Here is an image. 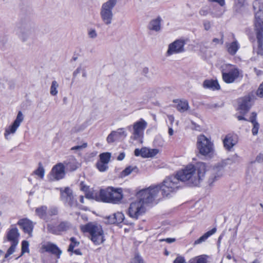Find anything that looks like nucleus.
Masks as SVG:
<instances>
[{
    "label": "nucleus",
    "instance_id": "nucleus-11",
    "mask_svg": "<svg viewBox=\"0 0 263 263\" xmlns=\"http://www.w3.org/2000/svg\"><path fill=\"white\" fill-rule=\"evenodd\" d=\"M34 28L30 23H23L18 28L17 34L24 42L26 41L31 36Z\"/></svg>",
    "mask_w": 263,
    "mask_h": 263
},
{
    "label": "nucleus",
    "instance_id": "nucleus-39",
    "mask_svg": "<svg viewBox=\"0 0 263 263\" xmlns=\"http://www.w3.org/2000/svg\"><path fill=\"white\" fill-rule=\"evenodd\" d=\"M96 166L97 168L100 171V172H104L107 170L108 168L107 164H106L105 163H103L100 161H98L97 164Z\"/></svg>",
    "mask_w": 263,
    "mask_h": 263
},
{
    "label": "nucleus",
    "instance_id": "nucleus-43",
    "mask_svg": "<svg viewBox=\"0 0 263 263\" xmlns=\"http://www.w3.org/2000/svg\"><path fill=\"white\" fill-rule=\"evenodd\" d=\"M17 244L18 243L12 242L11 246L8 249L7 252L5 255V257H8V256L10 255L11 254H13L14 252L16 246L17 245Z\"/></svg>",
    "mask_w": 263,
    "mask_h": 263
},
{
    "label": "nucleus",
    "instance_id": "nucleus-40",
    "mask_svg": "<svg viewBox=\"0 0 263 263\" xmlns=\"http://www.w3.org/2000/svg\"><path fill=\"white\" fill-rule=\"evenodd\" d=\"M34 174L43 179L44 176L45 170L43 166H40L37 170L34 172Z\"/></svg>",
    "mask_w": 263,
    "mask_h": 263
},
{
    "label": "nucleus",
    "instance_id": "nucleus-28",
    "mask_svg": "<svg viewBox=\"0 0 263 263\" xmlns=\"http://www.w3.org/2000/svg\"><path fill=\"white\" fill-rule=\"evenodd\" d=\"M124 218V214L122 213L117 212L112 216H109L108 219L110 223H119L123 221Z\"/></svg>",
    "mask_w": 263,
    "mask_h": 263
},
{
    "label": "nucleus",
    "instance_id": "nucleus-36",
    "mask_svg": "<svg viewBox=\"0 0 263 263\" xmlns=\"http://www.w3.org/2000/svg\"><path fill=\"white\" fill-rule=\"evenodd\" d=\"M99 157L100 161L108 164L110 161L111 154L109 153H103L101 154Z\"/></svg>",
    "mask_w": 263,
    "mask_h": 263
},
{
    "label": "nucleus",
    "instance_id": "nucleus-44",
    "mask_svg": "<svg viewBox=\"0 0 263 263\" xmlns=\"http://www.w3.org/2000/svg\"><path fill=\"white\" fill-rule=\"evenodd\" d=\"M29 242L27 241L24 240L22 243V255L26 252H29Z\"/></svg>",
    "mask_w": 263,
    "mask_h": 263
},
{
    "label": "nucleus",
    "instance_id": "nucleus-42",
    "mask_svg": "<svg viewBox=\"0 0 263 263\" xmlns=\"http://www.w3.org/2000/svg\"><path fill=\"white\" fill-rule=\"evenodd\" d=\"M129 263H144L143 259L139 254H135Z\"/></svg>",
    "mask_w": 263,
    "mask_h": 263
},
{
    "label": "nucleus",
    "instance_id": "nucleus-56",
    "mask_svg": "<svg viewBox=\"0 0 263 263\" xmlns=\"http://www.w3.org/2000/svg\"><path fill=\"white\" fill-rule=\"evenodd\" d=\"M234 1L236 5L239 7H241L243 5L245 0H234Z\"/></svg>",
    "mask_w": 263,
    "mask_h": 263
},
{
    "label": "nucleus",
    "instance_id": "nucleus-2",
    "mask_svg": "<svg viewBox=\"0 0 263 263\" xmlns=\"http://www.w3.org/2000/svg\"><path fill=\"white\" fill-rule=\"evenodd\" d=\"M158 194V187L147 188L140 191L137 194V199L132 202L128 208V214L132 218H137L144 213L146 205L152 202Z\"/></svg>",
    "mask_w": 263,
    "mask_h": 263
},
{
    "label": "nucleus",
    "instance_id": "nucleus-46",
    "mask_svg": "<svg viewBox=\"0 0 263 263\" xmlns=\"http://www.w3.org/2000/svg\"><path fill=\"white\" fill-rule=\"evenodd\" d=\"M48 216H52L58 215V210L55 207L51 208L48 211Z\"/></svg>",
    "mask_w": 263,
    "mask_h": 263
},
{
    "label": "nucleus",
    "instance_id": "nucleus-22",
    "mask_svg": "<svg viewBox=\"0 0 263 263\" xmlns=\"http://www.w3.org/2000/svg\"><path fill=\"white\" fill-rule=\"evenodd\" d=\"M223 174V168L221 165H217L213 168V176L209 179L210 185L221 177Z\"/></svg>",
    "mask_w": 263,
    "mask_h": 263
},
{
    "label": "nucleus",
    "instance_id": "nucleus-53",
    "mask_svg": "<svg viewBox=\"0 0 263 263\" xmlns=\"http://www.w3.org/2000/svg\"><path fill=\"white\" fill-rule=\"evenodd\" d=\"M203 26L205 30H209L211 27V23L208 21H204L203 22Z\"/></svg>",
    "mask_w": 263,
    "mask_h": 263
},
{
    "label": "nucleus",
    "instance_id": "nucleus-61",
    "mask_svg": "<svg viewBox=\"0 0 263 263\" xmlns=\"http://www.w3.org/2000/svg\"><path fill=\"white\" fill-rule=\"evenodd\" d=\"M163 240H165L168 243H172L175 241V239L174 238H166V239H164Z\"/></svg>",
    "mask_w": 263,
    "mask_h": 263
},
{
    "label": "nucleus",
    "instance_id": "nucleus-55",
    "mask_svg": "<svg viewBox=\"0 0 263 263\" xmlns=\"http://www.w3.org/2000/svg\"><path fill=\"white\" fill-rule=\"evenodd\" d=\"M256 160L257 162L259 163H263V154H259L256 158Z\"/></svg>",
    "mask_w": 263,
    "mask_h": 263
},
{
    "label": "nucleus",
    "instance_id": "nucleus-37",
    "mask_svg": "<svg viewBox=\"0 0 263 263\" xmlns=\"http://www.w3.org/2000/svg\"><path fill=\"white\" fill-rule=\"evenodd\" d=\"M59 84L56 81H53L50 88V93L52 96H56L58 92Z\"/></svg>",
    "mask_w": 263,
    "mask_h": 263
},
{
    "label": "nucleus",
    "instance_id": "nucleus-20",
    "mask_svg": "<svg viewBox=\"0 0 263 263\" xmlns=\"http://www.w3.org/2000/svg\"><path fill=\"white\" fill-rule=\"evenodd\" d=\"M41 249L43 251L49 252L60 257L62 251L57 247L56 245L51 242H47L42 245Z\"/></svg>",
    "mask_w": 263,
    "mask_h": 263
},
{
    "label": "nucleus",
    "instance_id": "nucleus-47",
    "mask_svg": "<svg viewBox=\"0 0 263 263\" xmlns=\"http://www.w3.org/2000/svg\"><path fill=\"white\" fill-rule=\"evenodd\" d=\"M87 146V143H84L82 145H77V146L71 147V150H72V151L76 150V151H82V149H83L84 148H85Z\"/></svg>",
    "mask_w": 263,
    "mask_h": 263
},
{
    "label": "nucleus",
    "instance_id": "nucleus-41",
    "mask_svg": "<svg viewBox=\"0 0 263 263\" xmlns=\"http://www.w3.org/2000/svg\"><path fill=\"white\" fill-rule=\"evenodd\" d=\"M70 240H71V242L69 246L68 251L69 252H72V251H73L74 248L75 247L78 246L79 245V242H78L76 240V239L73 237H71L70 238Z\"/></svg>",
    "mask_w": 263,
    "mask_h": 263
},
{
    "label": "nucleus",
    "instance_id": "nucleus-62",
    "mask_svg": "<svg viewBox=\"0 0 263 263\" xmlns=\"http://www.w3.org/2000/svg\"><path fill=\"white\" fill-rule=\"evenodd\" d=\"M254 71L257 76H259L262 73L261 70L257 69L256 68H254Z\"/></svg>",
    "mask_w": 263,
    "mask_h": 263
},
{
    "label": "nucleus",
    "instance_id": "nucleus-19",
    "mask_svg": "<svg viewBox=\"0 0 263 263\" xmlns=\"http://www.w3.org/2000/svg\"><path fill=\"white\" fill-rule=\"evenodd\" d=\"M256 45L254 47V51L258 55H263V33L260 30L256 32Z\"/></svg>",
    "mask_w": 263,
    "mask_h": 263
},
{
    "label": "nucleus",
    "instance_id": "nucleus-57",
    "mask_svg": "<svg viewBox=\"0 0 263 263\" xmlns=\"http://www.w3.org/2000/svg\"><path fill=\"white\" fill-rule=\"evenodd\" d=\"M211 2H216L220 6H222L224 5V0H209Z\"/></svg>",
    "mask_w": 263,
    "mask_h": 263
},
{
    "label": "nucleus",
    "instance_id": "nucleus-49",
    "mask_svg": "<svg viewBox=\"0 0 263 263\" xmlns=\"http://www.w3.org/2000/svg\"><path fill=\"white\" fill-rule=\"evenodd\" d=\"M116 133H117L118 138L120 136H123L124 137L126 136V133L123 128L118 129Z\"/></svg>",
    "mask_w": 263,
    "mask_h": 263
},
{
    "label": "nucleus",
    "instance_id": "nucleus-12",
    "mask_svg": "<svg viewBox=\"0 0 263 263\" xmlns=\"http://www.w3.org/2000/svg\"><path fill=\"white\" fill-rule=\"evenodd\" d=\"M255 11V25L260 26L263 23V3L260 0H255L253 3Z\"/></svg>",
    "mask_w": 263,
    "mask_h": 263
},
{
    "label": "nucleus",
    "instance_id": "nucleus-21",
    "mask_svg": "<svg viewBox=\"0 0 263 263\" xmlns=\"http://www.w3.org/2000/svg\"><path fill=\"white\" fill-rule=\"evenodd\" d=\"M19 236L20 233L18 229L14 226H12L7 233L8 240L12 242L18 243Z\"/></svg>",
    "mask_w": 263,
    "mask_h": 263
},
{
    "label": "nucleus",
    "instance_id": "nucleus-16",
    "mask_svg": "<svg viewBox=\"0 0 263 263\" xmlns=\"http://www.w3.org/2000/svg\"><path fill=\"white\" fill-rule=\"evenodd\" d=\"M71 224L67 221L61 222L57 227L51 224H47V230L50 233L59 235L61 232L66 231L70 229Z\"/></svg>",
    "mask_w": 263,
    "mask_h": 263
},
{
    "label": "nucleus",
    "instance_id": "nucleus-35",
    "mask_svg": "<svg viewBox=\"0 0 263 263\" xmlns=\"http://www.w3.org/2000/svg\"><path fill=\"white\" fill-rule=\"evenodd\" d=\"M61 196L63 198H66V200L68 201L71 200L72 196L71 191L68 188L66 187L64 191L61 190Z\"/></svg>",
    "mask_w": 263,
    "mask_h": 263
},
{
    "label": "nucleus",
    "instance_id": "nucleus-3",
    "mask_svg": "<svg viewBox=\"0 0 263 263\" xmlns=\"http://www.w3.org/2000/svg\"><path fill=\"white\" fill-rule=\"evenodd\" d=\"M88 198L95 199L98 201L118 203L123 198L122 190L109 186L105 189H101L99 192L93 191L86 194Z\"/></svg>",
    "mask_w": 263,
    "mask_h": 263
},
{
    "label": "nucleus",
    "instance_id": "nucleus-24",
    "mask_svg": "<svg viewBox=\"0 0 263 263\" xmlns=\"http://www.w3.org/2000/svg\"><path fill=\"white\" fill-rule=\"evenodd\" d=\"M223 145L224 147L230 150L237 143V139L236 136L228 135L223 140Z\"/></svg>",
    "mask_w": 263,
    "mask_h": 263
},
{
    "label": "nucleus",
    "instance_id": "nucleus-51",
    "mask_svg": "<svg viewBox=\"0 0 263 263\" xmlns=\"http://www.w3.org/2000/svg\"><path fill=\"white\" fill-rule=\"evenodd\" d=\"M174 263H185V259L182 256H178L174 261Z\"/></svg>",
    "mask_w": 263,
    "mask_h": 263
},
{
    "label": "nucleus",
    "instance_id": "nucleus-52",
    "mask_svg": "<svg viewBox=\"0 0 263 263\" xmlns=\"http://www.w3.org/2000/svg\"><path fill=\"white\" fill-rule=\"evenodd\" d=\"M229 159L231 160L233 162H238L239 161V156L237 154H235L232 155Z\"/></svg>",
    "mask_w": 263,
    "mask_h": 263
},
{
    "label": "nucleus",
    "instance_id": "nucleus-1",
    "mask_svg": "<svg viewBox=\"0 0 263 263\" xmlns=\"http://www.w3.org/2000/svg\"><path fill=\"white\" fill-rule=\"evenodd\" d=\"M206 171L205 163L199 162L194 165H187L177 174L180 181L190 185L197 186L204 178Z\"/></svg>",
    "mask_w": 263,
    "mask_h": 263
},
{
    "label": "nucleus",
    "instance_id": "nucleus-17",
    "mask_svg": "<svg viewBox=\"0 0 263 263\" xmlns=\"http://www.w3.org/2000/svg\"><path fill=\"white\" fill-rule=\"evenodd\" d=\"M17 224L23 231L25 233L28 234L30 237L32 236V233L34 226L32 221L27 218H23L18 221Z\"/></svg>",
    "mask_w": 263,
    "mask_h": 263
},
{
    "label": "nucleus",
    "instance_id": "nucleus-34",
    "mask_svg": "<svg viewBox=\"0 0 263 263\" xmlns=\"http://www.w3.org/2000/svg\"><path fill=\"white\" fill-rule=\"evenodd\" d=\"M132 172H135L136 173H139V170L138 168V167L136 166H129L127 167H126L125 170H124L121 174V176L122 177H124L126 176H128L129 175V174H130Z\"/></svg>",
    "mask_w": 263,
    "mask_h": 263
},
{
    "label": "nucleus",
    "instance_id": "nucleus-27",
    "mask_svg": "<svg viewBox=\"0 0 263 263\" xmlns=\"http://www.w3.org/2000/svg\"><path fill=\"white\" fill-rule=\"evenodd\" d=\"M65 164L67 169L70 171H74L78 168L80 164L77 162L76 159L73 157H70L65 162Z\"/></svg>",
    "mask_w": 263,
    "mask_h": 263
},
{
    "label": "nucleus",
    "instance_id": "nucleus-6",
    "mask_svg": "<svg viewBox=\"0 0 263 263\" xmlns=\"http://www.w3.org/2000/svg\"><path fill=\"white\" fill-rule=\"evenodd\" d=\"M118 3V0H107L103 3L100 10V15L102 22L105 25L112 23L114 18L113 10Z\"/></svg>",
    "mask_w": 263,
    "mask_h": 263
},
{
    "label": "nucleus",
    "instance_id": "nucleus-26",
    "mask_svg": "<svg viewBox=\"0 0 263 263\" xmlns=\"http://www.w3.org/2000/svg\"><path fill=\"white\" fill-rule=\"evenodd\" d=\"M175 102L176 103L177 109L180 112L188 110L190 107L188 101L186 100H177Z\"/></svg>",
    "mask_w": 263,
    "mask_h": 263
},
{
    "label": "nucleus",
    "instance_id": "nucleus-9",
    "mask_svg": "<svg viewBox=\"0 0 263 263\" xmlns=\"http://www.w3.org/2000/svg\"><path fill=\"white\" fill-rule=\"evenodd\" d=\"M197 145L199 153L202 155L211 156L213 154V144L204 135H200L198 137Z\"/></svg>",
    "mask_w": 263,
    "mask_h": 263
},
{
    "label": "nucleus",
    "instance_id": "nucleus-63",
    "mask_svg": "<svg viewBox=\"0 0 263 263\" xmlns=\"http://www.w3.org/2000/svg\"><path fill=\"white\" fill-rule=\"evenodd\" d=\"M81 73L82 74V77H83L86 78L87 77L86 71V70L84 68L82 69Z\"/></svg>",
    "mask_w": 263,
    "mask_h": 263
},
{
    "label": "nucleus",
    "instance_id": "nucleus-29",
    "mask_svg": "<svg viewBox=\"0 0 263 263\" xmlns=\"http://www.w3.org/2000/svg\"><path fill=\"white\" fill-rule=\"evenodd\" d=\"M204 88H209L212 90H218L220 86L217 81L208 80L204 81L203 84Z\"/></svg>",
    "mask_w": 263,
    "mask_h": 263
},
{
    "label": "nucleus",
    "instance_id": "nucleus-14",
    "mask_svg": "<svg viewBox=\"0 0 263 263\" xmlns=\"http://www.w3.org/2000/svg\"><path fill=\"white\" fill-rule=\"evenodd\" d=\"M184 42L182 40H176L170 44L166 52V56L169 57L184 51Z\"/></svg>",
    "mask_w": 263,
    "mask_h": 263
},
{
    "label": "nucleus",
    "instance_id": "nucleus-59",
    "mask_svg": "<svg viewBox=\"0 0 263 263\" xmlns=\"http://www.w3.org/2000/svg\"><path fill=\"white\" fill-rule=\"evenodd\" d=\"M199 13L201 15H205L208 14V11L205 9H201L200 10Z\"/></svg>",
    "mask_w": 263,
    "mask_h": 263
},
{
    "label": "nucleus",
    "instance_id": "nucleus-13",
    "mask_svg": "<svg viewBox=\"0 0 263 263\" xmlns=\"http://www.w3.org/2000/svg\"><path fill=\"white\" fill-rule=\"evenodd\" d=\"M65 174L64 165L63 164L59 163L52 167L48 178L51 181L59 180L62 179Z\"/></svg>",
    "mask_w": 263,
    "mask_h": 263
},
{
    "label": "nucleus",
    "instance_id": "nucleus-60",
    "mask_svg": "<svg viewBox=\"0 0 263 263\" xmlns=\"http://www.w3.org/2000/svg\"><path fill=\"white\" fill-rule=\"evenodd\" d=\"M167 118H168V119L169 120V121L171 123H173L174 121V118L173 116L172 115H168L167 116Z\"/></svg>",
    "mask_w": 263,
    "mask_h": 263
},
{
    "label": "nucleus",
    "instance_id": "nucleus-64",
    "mask_svg": "<svg viewBox=\"0 0 263 263\" xmlns=\"http://www.w3.org/2000/svg\"><path fill=\"white\" fill-rule=\"evenodd\" d=\"M257 30H260L262 32H263V23L260 26H257V27H256Z\"/></svg>",
    "mask_w": 263,
    "mask_h": 263
},
{
    "label": "nucleus",
    "instance_id": "nucleus-32",
    "mask_svg": "<svg viewBox=\"0 0 263 263\" xmlns=\"http://www.w3.org/2000/svg\"><path fill=\"white\" fill-rule=\"evenodd\" d=\"M256 114L254 112L252 114V116L250 117V121L253 124V128L252 132L253 135H256L258 134V129L259 128V124L256 121Z\"/></svg>",
    "mask_w": 263,
    "mask_h": 263
},
{
    "label": "nucleus",
    "instance_id": "nucleus-50",
    "mask_svg": "<svg viewBox=\"0 0 263 263\" xmlns=\"http://www.w3.org/2000/svg\"><path fill=\"white\" fill-rule=\"evenodd\" d=\"M257 95L260 97H263V83L260 85L257 91Z\"/></svg>",
    "mask_w": 263,
    "mask_h": 263
},
{
    "label": "nucleus",
    "instance_id": "nucleus-31",
    "mask_svg": "<svg viewBox=\"0 0 263 263\" xmlns=\"http://www.w3.org/2000/svg\"><path fill=\"white\" fill-rule=\"evenodd\" d=\"M216 228H214L211 230L206 232L204 233L202 236H201L199 238L197 239L194 242V245H196L198 244H200L202 242L205 241L209 237L214 234L216 232Z\"/></svg>",
    "mask_w": 263,
    "mask_h": 263
},
{
    "label": "nucleus",
    "instance_id": "nucleus-15",
    "mask_svg": "<svg viewBox=\"0 0 263 263\" xmlns=\"http://www.w3.org/2000/svg\"><path fill=\"white\" fill-rule=\"evenodd\" d=\"M159 150L156 148H149L146 147L141 149L136 148L134 154L136 156H141L142 158H152L157 155Z\"/></svg>",
    "mask_w": 263,
    "mask_h": 263
},
{
    "label": "nucleus",
    "instance_id": "nucleus-33",
    "mask_svg": "<svg viewBox=\"0 0 263 263\" xmlns=\"http://www.w3.org/2000/svg\"><path fill=\"white\" fill-rule=\"evenodd\" d=\"M189 263H208V256L201 255L191 258Z\"/></svg>",
    "mask_w": 263,
    "mask_h": 263
},
{
    "label": "nucleus",
    "instance_id": "nucleus-38",
    "mask_svg": "<svg viewBox=\"0 0 263 263\" xmlns=\"http://www.w3.org/2000/svg\"><path fill=\"white\" fill-rule=\"evenodd\" d=\"M118 138L117 133L115 131H112L107 137V141L108 143H112L116 141Z\"/></svg>",
    "mask_w": 263,
    "mask_h": 263
},
{
    "label": "nucleus",
    "instance_id": "nucleus-23",
    "mask_svg": "<svg viewBox=\"0 0 263 263\" xmlns=\"http://www.w3.org/2000/svg\"><path fill=\"white\" fill-rule=\"evenodd\" d=\"M251 106L250 99L249 97H245L241 100L239 102L238 109L240 110L241 114L244 115L246 114Z\"/></svg>",
    "mask_w": 263,
    "mask_h": 263
},
{
    "label": "nucleus",
    "instance_id": "nucleus-8",
    "mask_svg": "<svg viewBox=\"0 0 263 263\" xmlns=\"http://www.w3.org/2000/svg\"><path fill=\"white\" fill-rule=\"evenodd\" d=\"M147 126V123L143 119L135 122L128 129L132 132L130 138L132 140H137L140 143H142L144 136V130Z\"/></svg>",
    "mask_w": 263,
    "mask_h": 263
},
{
    "label": "nucleus",
    "instance_id": "nucleus-10",
    "mask_svg": "<svg viewBox=\"0 0 263 263\" xmlns=\"http://www.w3.org/2000/svg\"><path fill=\"white\" fill-rule=\"evenodd\" d=\"M23 120V115L22 112L20 111L12 124L5 128L4 136L7 140H10L12 138V136L15 133Z\"/></svg>",
    "mask_w": 263,
    "mask_h": 263
},
{
    "label": "nucleus",
    "instance_id": "nucleus-54",
    "mask_svg": "<svg viewBox=\"0 0 263 263\" xmlns=\"http://www.w3.org/2000/svg\"><path fill=\"white\" fill-rule=\"evenodd\" d=\"M83 68L81 67H78L73 73V77H76L78 74L81 73Z\"/></svg>",
    "mask_w": 263,
    "mask_h": 263
},
{
    "label": "nucleus",
    "instance_id": "nucleus-58",
    "mask_svg": "<svg viewBox=\"0 0 263 263\" xmlns=\"http://www.w3.org/2000/svg\"><path fill=\"white\" fill-rule=\"evenodd\" d=\"M125 157V154L123 153H120L118 156L117 159L119 161L122 160Z\"/></svg>",
    "mask_w": 263,
    "mask_h": 263
},
{
    "label": "nucleus",
    "instance_id": "nucleus-25",
    "mask_svg": "<svg viewBox=\"0 0 263 263\" xmlns=\"http://www.w3.org/2000/svg\"><path fill=\"white\" fill-rule=\"evenodd\" d=\"M226 45L227 51L232 55H235L240 47L239 44L236 40H234L231 43H227Z\"/></svg>",
    "mask_w": 263,
    "mask_h": 263
},
{
    "label": "nucleus",
    "instance_id": "nucleus-30",
    "mask_svg": "<svg viewBox=\"0 0 263 263\" xmlns=\"http://www.w3.org/2000/svg\"><path fill=\"white\" fill-rule=\"evenodd\" d=\"M47 208L46 206H41L35 209V214L40 218L44 220H48Z\"/></svg>",
    "mask_w": 263,
    "mask_h": 263
},
{
    "label": "nucleus",
    "instance_id": "nucleus-7",
    "mask_svg": "<svg viewBox=\"0 0 263 263\" xmlns=\"http://www.w3.org/2000/svg\"><path fill=\"white\" fill-rule=\"evenodd\" d=\"M242 76V71L234 65L226 64L222 67V80L226 83H232Z\"/></svg>",
    "mask_w": 263,
    "mask_h": 263
},
{
    "label": "nucleus",
    "instance_id": "nucleus-45",
    "mask_svg": "<svg viewBox=\"0 0 263 263\" xmlns=\"http://www.w3.org/2000/svg\"><path fill=\"white\" fill-rule=\"evenodd\" d=\"M87 33L89 37L92 39H96L98 36L96 29L93 28L89 29Z\"/></svg>",
    "mask_w": 263,
    "mask_h": 263
},
{
    "label": "nucleus",
    "instance_id": "nucleus-18",
    "mask_svg": "<svg viewBox=\"0 0 263 263\" xmlns=\"http://www.w3.org/2000/svg\"><path fill=\"white\" fill-rule=\"evenodd\" d=\"M162 19L160 16L152 19L147 25V29L152 32H158L161 30Z\"/></svg>",
    "mask_w": 263,
    "mask_h": 263
},
{
    "label": "nucleus",
    "instance_id": "nucleus-48",
    "mask_svg": "<svg viewBox=\"0 0 263 263\" xmlns=\"http://www.w3.org/2000/svg\"><path fill=\"white\" fill-rule=\"evenodd\" d=\"M212 43L215 45H216L217 44H220V45L223 44V35H222V36L220 39L214 38L212 40Z\"/></svg>",
    "mask_w": 263,
    "mask_h": 263
},
{
    "label": "nucleus",
    "instance_id": "nucleus-5",
    "mask_svg": "<svg viewBox=\"0 0 263 263\" xmlns=\"http://www.w3.org/2000/svg\"><path fill=\"white\" fill-rule=\"evenodd\" d=\"M180 179L176 174L175 176H171L166 178L161 185L151 186L148 188L158 187V193L161 191L164 197H168L171 194L175 192L180 186Z\"/></svg>",
    "mask_w": 263,
    "mask_h": 263
},
{
    "label": "nucleus",
    "instance_id": "nucleus-4",
    "mask_svg": "<svg viewBox=\"0 0 263 263\" xmlns=\"http://www.w3.org/2000/svg\"><path fill=\"white\" fill-rule=\"evenodd\" d=\"M80 229L83 233L87 232L89 234L90 239L95 245H100L105 240L102 227L96 222H89L81 225Z\"/></svg>",
    "mask_w": 263,
    "mask_h": 263
}]
</instances>
